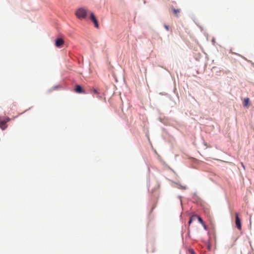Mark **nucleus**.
Wrapping results in <instances>:
<instances>
[{
	"mask_svg": "<svg viewBox=\"0 0 254 254\" xmlns=\"http://www.w3.org/2000/svg\"><path fill=\"white\" fill-rule=\"evenodd\" d=\"M87 13V11L85 9L80 8L77 10L75 14L79 19H82L86 17Z\"/></svg>",
	"mask_w": 254,
	"mask_h": 254,
	"instance_id": "f257e3e1",
	"label": "nucleus"
},
{
	"mask_svg": "<svg viewBox=\"0 0 254 254\" xmlns=\"http://www.w3.org/2000/svg\"><path fill=\"white\" fill-rule=\"evenodd\" d=\"M235 216H236V220H235V223L237 228L239 230H241L242 229V224H241V219L239 216V214L238 213H235Z\"/></svg>",
	"mask_w": 254,
	"mask_h": 254,
	"instance_id": "f03ea898",
	"label": "nucleus"
},
{
	"mask_svg": "<svg viewBox=\"0 0 254 254\" xmlns=\"http://www.w3.org/2000/svg\"><path fill=\"white\" fill-rule=\"evenodd\" d=\"M90 18L94 23L95 27L98 28L99 25H98V21H97L96 17L95 16L94 13L92 12H90Z\"/></svg>",
	"mask_w": 254,
	"mask_h": 254,
	"instance_id": "7ed1b4c3",
	"label": "nucleus"
},
{
	"mask_svg": "<svg viewBox=\"0 0 254 254\" xmlns=\"http://www.w3.org/2000/svg\"><path fill=\"white\" fill-rule=\"evenodd\" d=\"M64 44V41L62 38H59L56 40L55 44L58 47H61Z\"/></svg>",
	"mask_w": 254,
	"mask_h": 254,
	"instance_id": "20e7f679",
	"label": "nucleus"
},
{
	"mask_svg": "<svg viewBox=\"0 0 254 254\" xmlns=\"http://www.w3.org/2000/svg\"><path fill=\"white\" fill-rule=\"evenodd\" d=\"M0 127L4 130L7 127L6 121L5 120L1 119L0 118Z\"/></svg>",
	"mask_w": 254,
	"mask_h": 254,
	"instance_id": "39448f33",
	"label": "nucleus"
},
{
	"mask_svg": "<svg viewBox=\"0 0 254 254\" xmlns=\"http://www.w3.org/2000/svg\"><path fill=\"white\" fill-rule=\"evenodd\" d=\"M75 91L78 93H85V90H83L82 87L79 85H76L75 88Z\"/></svg>",
	"mask_w": 254,
	"mask_h": 254,
	"instance_id": "423d86ee",
	"label": "nucleus"
},
{
	"mask_svg": "<svg viewBox=\"0 0 254 254\" xmlns=\"http://www.w3.org/2000/svg\"><path fill=\"white\" fill-rule=\"evenodd\" d=\"M92 91L94 93V95L96 97H97V98H98L99 99H101L102 98V96H101L99 90L98 89H96V88H94V89H93Z\"/></svg>",
	"mask_w": 254,
	"mask_h": 254,
	"instance_id": "0eeeda50",
	"label": "nucleus"
},
{
	"mask_svg": "<svg viewBox=\"0 0 254 254\" xmlns=\"http://www.w3.org/2000/svg\"><path fill=\"white\" fill-rule=\"evenodd\" d=\"M243 105L246 108L250 106V99L249 98H245L243 101Z\"/></svg>",
	"mask_w": 254,
	"mask_h": 254,
	"instance_id": "6e6552de",
	"label": "nucleus"
},
{
	"mask_svg": "<svg viewBox=\"0 0 254 254\" xmlns=\"http://www.w3.org/2000/svg\"><path fill=\"white\" fill-rule=\"evenodd\" d=\"M196 217H197V215H192L190 217V221L189 222V224H190L192 223V222L196 218Z\"/></svg>",
	"mask_w": 254,
	"mask_h": 254,
	"instance_id": "1a4fd4ad",
	"label": "nucleus"
},
{
	"mask_svg": "<svg viewBox=\"0 0 254 254\" xmlns=\"http://www.w3.org/2000/svg\"><path fill=\"white\" fill-rule=\"evenodd\" d=\"M173 13L176 16H178L180 12V10L179 9H173Z\"/></svg>",
	"mask_w": 254,
	"mask_h": 254,
	"instance_id": "9d476101",
	"label": "nucleus"
},
{
	"mask_svg": "<svg viewBox=\"0 0 254 254\" xmlns=\"http://www.w3.org/2000/svg\"><path fill=\"white\" fill-rule=\"evenodd\" d=\"M196 218L198 219V221L201 224H203V223H204V221H203V220L201 219V218L198 216H197V217H196Z\"/></svg>",
	"mask_w": 254,
	"mask_h": 254,
	"instance_id": "9b49d317",
	"label": "nucleus"
},
{
	"mask_svg": "<svg viewBox=\"0 0 254 254\" xmlns=\"http://www.w3.org/2000/svg\"><path fill=\"white\" fill-rule=\"evenodd\" d=\"M189 252L190 254H195L194 251L192 249H189Z\"/></svg>",
	"mask_w": 254,
	"mask_h": 254,
	"instance_id": "f8f14e48",
	"label": "nucleus"
},
{
	"mask_svg": "<svg viewBox=\"0 0 254 254\" xmlns=\"http://www.w3.org/2000/svg\"><path fill=\"white\" fill-rule=\"evenodd\" d=\"M164 27L165 28V29H166L167 31H168V30H169V26H168V25H164Z\"/></svg>",
	"mask_w": 254,
	"mask_h": 254,
	"instance_id": "ddd939ff",
	"label": "nucleus"
},
{
	"mask_svg": "<svg viewBox=\"0 0 254 254\" xmlns=\"http://www.w3.org/2000/svg\"><path fill=\"white\" fill-rule=\"evenodd\" d=\"M202 225L205 230H207V226H206L204 223H203V224H202Z\"/></svg>",
	"mask_w": 254,
	"mask_h": 254,
	"instance_id": "4468645a",
	"label": "nucleus"
},
{
	"mask_svg": "<svg viewBox=\"0 0 254 254\" xmlns=\"http://www.w3.org/2000/svg\"><path fill=\"white\" fill-rule=\"evenodd\" d=\"M9 121H10V119L8 117L6 118V119L5 120V121H6V123L9 122Z\"/></svg>",
	"mask_w": 254,
	"mask_h": 254,
	"instance_id": "2eb2a0df",
	"label": "nucleus"
},
{
	"mask_svg": "<svg viewBox=\"0 0 254 254\" xmlns=\"http://www.w3.org/2000/svg\"><path fill=\"white\" fill-rule=\"evenodd\" d=\"M241 164L242 166L243 167V168L244 169H245V165H244V164H243V163L241 162Z\"/></svg>",
	"mask_w": 254,
	"mask_h": 254,
	"instance_id": "dca6fc26",
	"label": "nucleus"
}]
</instances>
